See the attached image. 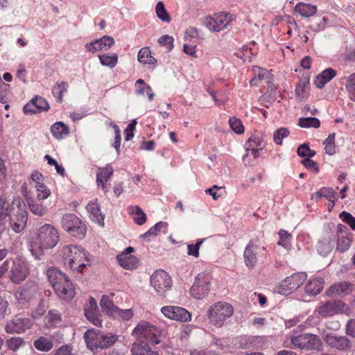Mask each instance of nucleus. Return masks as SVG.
Segmentation results:
<instances>
[{"label": "nucleus", "mask_w": 355, "mask_h": 355, "mask_svg": "<svg viewBox=\"0 0 355 355\" xmlns=\"http://www.w3.org/2000/svg\"><path fill=\"white\" fill-rule=\"evenodd\" d=\"M335 136V133L330 134L323 142L326 153L330 155H334L336 153V148L334 145Z\"/></svg>", "instance_id": "nucleus-47"}, {"label": "nucleus", "mask_w": 355, "mask_h": 355, "mask_svg": "<svg viewBox=\"0 0 355 355\" xmlns=\"http://www.w3.org/2000/svg\"><path fill=\"white\" fill-rule=\"evenodd\" d=\"M51 131L56 139H61L69 134L67 126L62 122H56L51 127Z\"/></svg>", "instance_id": "nucleus-33"}, {"label": "nucleus", "mask_w": 355, "mask_h": 355, "mask_svg": "<svg viewBox=\"0 0 355 355\" xmlns=\"http://www.w3.org/2000/svg\"><path fill=\"white\" fill-rule=\"evenodd\" d=\"M98 58L102 65L109 67L110 68L114 67L118 61V56L116 54H113L112 55L103 54L98 55Z\"/></svg>", "instance_id": "nucleus-43"}, {"label": "nucleus", "mask_w": 355, "mask_h": 355, "mask_svg": "<svg viewBox=\"0 0 355 355\" xmlns=\"http://www.w3.org/2000/svg\"><path fill=\"white\" fill-rule=\"evenodd\" d=\"M138 61L144 64H155L157 60L151 55V51L148 47H144L140 49L138 53Z\"/></svg>", "instance_id": "nucleus-35"}, {"label": "nucleus", "mask_w": 355, "mask_h": 355, "mask_svg": "<svg viewBox=\"0 0 355 355\" xmlns=\"http://www.w3.org/2000/svg\"><path fill=\"white\" fill-rule=\"evenodd\" d=\"M31 107H35L38 112L47 111L50 106L47 101L42 97L36 96L24 107V112H31Z\"/></svg>", "instance_id": "nucleus-23"}, {"label": "nucleus", "mask_w": 355, "mask_h": 355, "mask_svg": "<svg viewBox=\"0 0 355 355\" xmlns=\"http://www.w3.org/2000/svg\"><path fill=\"white\" fill-rule=\"evenodd\" d=\"M307 275L305 272H297L284 279L279 286L280 294L287 295L298 288L305 282Z\"/></svg>", "instance_id": "nucleus-13"}, {"label": "nucleus", "mask_w": 355, "mask_h": 355, "mask_svg": "<svg viewBox=\"0 0 355 355\" xmlns=\"http://www.w3.org/2000/svg\"><path fill=\"white\" fill-rule=\"evenodd\" d=\"M32 324L30 319L15 316L6 323L5 330L8 334H21L30 329Z\"/></svg>", "instance_id": "nucleus-16"}, {"label": "nucleus", "mask_w": 355, "mask_h": 355, "mask_svg": "<svg viewBox=\"0 0 355 355\" xmlns=\"http://www.w3.org/2000/svg\"><path fill=\"white\" fill-rule=\"evenodd\" d=\"M291 344L293 349L306 350L319 349L322 345L320 338L313 334H299L293 330L289 336Z\"/></svg>", "instance_id": "nucleus-6"}, {"label": "nucleus", "mask_w": 355, "mask_h": 355, "mask_svg": "<svg viewBox=\"0 0 355 355\" xmlns=\"http://www.w3.org/2000/svg\"><path fill=\"white\" fill-rule=\"evenodd\" d=\"M61 255L64 264L73 271L82 272L83 268L89 264L87 252L77 245H70L63 247Z\"/></svg>", "instance_id": "nucleus-2"}, {"label": "nucleus", "mask_w": 355, "mask_h": 355, "mask_svg": "<svg viewBox=\"0 0 355 355\" xmlns=\"http://www.w3.org/2000/svg\"><path fill=\"white\" fill-rule=\"evenodd\" d=\"M60 239L58 230L51 224L41 226L37 233L34 243L31 245L30 251L37 259H40L44 250L53 248Z\"/></svg>", "instance_id": "nucleus-1"}, {"label": "nucleus", "mask_w": 355, "mask_h": 355, "mask_svg": "<svg viewBox=\"0 0 355 355\" xmlns=\"http://www.w3.org/2000/svg\"><path fill=\"white\" fill-rule=\"evenodd\" d=\"M339 218L348 224L352 230H355V218L352 214L344 211L339 214Z\"/></svg>", "instance_id": "nucleus-58"}, {"label": "nucleus", "mask_w": 355, "mask_h": 355, "mask_svg": "<svg viewBox=\"0 0 355 355\" xmlns=\"http://www.w3.org/2000/svg\"><path fill=\"white\" fill-rule=\"evenodd\" d=\"M253 71L256 76H258L259 80H265L266 83H271V80L273 76L267 69L259 67H254L253 68Z\"/></svg>", "instance_id": "nucleus-44"}, {"label": "nucleus", "mask_w": 355, "mask_h": 355, "mask_svg": "<svg viewBox=\"0 0 355 355\" xmlns=\"http://www.w3.org/2000/svg\"><path fill=\"white\" fill-rule=\"evenodd\" d=\"M155 12L157 17L164 22L168 23L171 21V17L165 9L163 2L159 1L155 6Z\"/></svg>", "instance_id": "nucleus-41"}, {"label": "nucleus", "mask_w": 355, "mask_h": 355, "mask_svg": "<svg viewBox=\"0 0 355 355\" xmlns=\"http://www.w3.org/2000/svg\"><path fill=\"white\" fill-rule=\"evenodd\" d=\"M150 283L160 297H166V293L171 289L172 279L170 275L163 270L155 271L150 276Z\"/></svg>", "instance_id": "nucleus-10"}, {"label": "nucleus", "mask_w": 355, "mask_h": 355, "mask_svg": "<svg viewBox=\"0 0 355 355\" xmlns=\"http://www.w3.org/2000/svg\"><path fill=\"white\" fill-rule=\"evenodd\" d=\"M33 188L37 193L36 199L39 201L46 199L51 194L50 190L44 184H36Z\"/></svg>", "instance_id": "nucleus-45"}, {"label": "nucleus", "mask_w": 355, "mask_h": 355, "mask_svg": "<svg viewBox=\"0 0 355 355\" xmlns=\"http://www.w3.org/2000/svg\"><path fill=\"white\" fill-rule=\"evenodd\" d=\"M101 306L103 311L107 315L113 317L114 312L117 311V306H116L108 296L103 295L100 302Z\"/></svg>", "instance_id": "nucleus-37"}, {"label": "nucleus", "mask_w": 355, "mask_h": 355, "mask_svg": "<svg viewBox=\"0 0 355 355\" xmlns=\"http://www.w3.org/2000/svg\"><path fill=\"white\" fill-rule=\"evenodd\" d=\"M345 89L350 100L355 102V73L350 74L346 78Z\"/></svg>", "instance_id": "nucleus-40"}, {"label": "nucleus", "mask_w": 355, "mask_h": 355, "mask_svg": "<svg viewBox=\"0 0 355 355\" xmlns=\"http://www.w3.org/2000/svg\"><path fill=\"white\" fill-rule=\"evenodd\" d=\"M10 223L12 228L16 232H19L26 226L28 213L25 205L21 199H15L10 206L9 209Z\"/></svg>", "instance_id": "nucleus-7"}, {"label": "nucleus", "mask_w": 355, "mask_h": 355, "mask_svg": "<svg viewBox=\"0 0 355 355\" xmlns=\"http://www.w3.org/2000/svg\"><path fill=\"white\" fill-rule=\"evenodd\" d=\"M266 145V142L258 136H251L245 144V150L249 151L250 148L263 150Z\"/></svg>", "instance_id": "nucleus-36"}, {"label": "nucleus", "mask_w": 355, "mask_h": 355, "mask_svg": "<svg viewBox=\"0 0 355 355\" xmlns=\"http://www.w3.org/2000/svg\"><path fill=\"white\" fill-rule=\"evenodd\" d=\"M43 176L42 173L35 171L33 172L31 175L30 179L28 180L29 185L31 188L35 187L36 184H42L41 181L42 180Z\"/></svg>", "instance_id": "nucleus-61"}, {"label": "nucleus", "mask_w": 355, "mask_h": 355, "mask_svg": "<svg viewBox=\"0 0 355 355\" xmlns=\"http://www.w3.org/2000/svg\"><path fill=\"white\" fill-rule=\"evenodd\" d=\"M350 242L349 236H338L337 250L342 252L346 251L349 247Z\"/></svg>", "instance_id": "nucleus-51"}, {"label": "nucleus", "mask_w": 355, "mask_h": 355, "mask_svg": "<svg viewBox=\"0 0 355 355\" xmlns=\"http://www.w3.org/2000/svg\"><path fill=\"white\" fill-rule=\"evenodd\" d=\"M46 275L49 283L59 297L67 300H70L74 297V287L64 274L53 268L47 270Z\"/></svg>", "instance_id": "nucleus-3"}, {"label": "nucleus", "mask_w": 355, "mask_h": 355, "mask_svg": "<svg viewBox=\"0 0 355 355\" xmlns=\"http://www.w3.org/2000/svg\"><path fill=\"white\" fill-rule=\"evenodd\" d=\"M85 315L91 322L94 325H100L101 320L97 308V304L94 297L89 298L88 304H86L84 309Z\"/></svg>", "instance_id": "nucleus-21"}, {"label": "nucleus", "mask_w": 355, "mask_h": 355, "mask_svg": "<svg viewBox=\"0 0 355 355\" xmlns=\"http://www.w3.org/2000/svg\"><path fill=\"white\" fill-rule=\"evenodd\" d=\"M68 84L65 82H61L55 85L52 89L53 95L58 98L59 101H62L63 92L67 89Z\"/></svg>", "instance_id": "nucleus-48"}, {"label": "nucleus", "mask_w": 355, "mask_h": 355, "mask_svg": "<svg viewBox=\"0 0 355 355\" xmlns=\"http://www.w3.org/2000/svg\"><path fill=\"white\" fill-rule=\"evenodd\" d=\"M134 250V248L128 247L116 257L119 264L124 269L131 270L138 267L139 259L135 256L130 254Z\"/></svg>", "instance_id": "nucleus-18"}, {"label": "nucleus", "mask_w": 355, "mask_h": 355, "mask_svg": "<svg viewBox=\"0 0 355 355\" xmlns=\"http://www.w3.org/2000/svg\"><path fill=\"white\" fill-rule=\"evenodd\" d=\"M345 333L347 335L355 338V318L348 320L345 325Z\"/></svg>", "instance_id": "nucleus-63"}, {"label": "nucleus", "mask_w": 355, "mask_h": 355, "mask_svg": "<svg viewBox=\"0 0 355 355\" xmlns=\"http://www.w3.org/2000/svg\"><path fill=\"white\" fill-rule=\"evenodd\" d=\"M298 125L302 128H318L320 125V122L315 117L300 118Z\"/></svg>", "instance_id": "nucleus-42"}, {"label": "nucleus", "mask_w": 355, "mask_h": 355, "mask_svg": "<svg viewBox=\"0 0 355 355\" xmlns=\"http://www.w3.org/2000/svg\"><path fill=\"white\" fill-rule=\"evenodd\" d=\"M349 283L342 282L332 285L327 291V295L329 297L346 295L349 288Z\"/></svg>", "instance_id": "nucleus-29"}, {"label": "nucleus", "mask_w": 355, "mask_h": 355, "mask_svg": "<svg viewBox=\"0 0 355 355\" xmlns=\"http://www.w3.org/2000/svg\"><path fill=\"white\" fill-rule=\"evenodd\" d=\"M9 204L4 198H0V220L4 219L9 215Z\"/></svg>", "instance_id": "nucleus-62"}, {"label": "nucleus", "mask_w": 355, "mask_h": 355, "mask_svg": "<svg viewBox=\"0 0 355 355\" xmlns=\"http://www.w3.org/2000/svg\"><path fill=\"white\" fill-rule=\"evenodd\" d=\"M133 315L131 309H120L117 308V311L114 312L113 317H121L123 320H129Z\"/></svg>", "instance_id": "nucleus-59"}, {"label": "nucleus", "mask_w": 355, "mask_h": 355, "mask_svg": "<svg viewBox=\"0 0 355 355\" xmlns=\"http://www.w3.org/2000/svg\"><path fill=\"white\" fill-rule=\"evenodd\" d=\"M333 245L330 242L320 241L318 244L317 249L320 254L326 256L332 250Z\"/></svg>", "instance_id": "nucleus-57"}, {"label": "nucleus", "mask_w": 355, "mask_h": 355, "mask_svg": "<svg viewBox=\"0 0 355 355\" xmlns=\"http://www.w3.org/2000/svg\"><path fill=\"white\" fill-rule=\"evenodd\" d=\"M203 240L198 241L196 244H189L187 245V253L189 255L193 256L195 257H198L199 256V249L202 243Z\"/></svg>", "instance_id": "nucleus-60"}, {"label": "nucleus", "mask_w": 355, "mask_h": 355, "mask_svg": "<svg viewBox=\"0 0 355 355\" xmlns=\"http://www.w3.org/2000/svg\"><path fill=\"white\" fill-rule=\"evenodd\" d=\"M150 343L135 340L131 347L132 355H158L157 352L150 347Z\"/></svg>", "instance_id": "nucleus-22"}, {"label": "nucleus", "mask_w": 355, "mask_h": 355, "mask_svg": "<svg viewBox=\"0 0 355 355\" xmlns=\"http://www.w3.org/2000/svg\"><path fill=\"white\" fill-rule=\"evenodd\" d=\"M112 127L114 130L115 133V138H114V142L113 143L112 146L116 149L117 154H119L120 152V146H121V135H120V129L119 126L114 123H111Z\"/></svg>", "instance_id": "nucleus-55"}, {"label": "nucleus", "mask_w": 355, "mask_h": 355, "mask_svg": "<svg viewBox=\"0 0 355 355\" xmlns=\"http://www.w3.org/2000/svg\"><path fill=\"white\" fill-rule=\"evenodd\" d=\"M234 16L230 13L220 12L204 19L203 24L211 31L219 32L230 24Z\"/></svg>", "instance_id": "nucleus-11"}, {"label": "nucleus", "mask_w": 355, "mask_h": 355, "mask_svg": "<svg viewBox=\"0 0 355 355\" xmlns=\"http://www.w3.org/2000/svg\"><path fill=\"white\" fill-rule=\"evenodd\" d=\"M87 209L99 225H103L104 216L101 214L100 206L96 203V201L90 202L87 206Z\"/></svg>", "instance_id": "nucleus-32"}, {"label": "nucleus", "mask_w": 355, "mask_h": 355, "mask_svg": "<svg viewBox=\"0 0 355 355\" xmlns=\"http://www.w3.org/2000/svg\"><path fill=\"white\" fill-rule=\"evenodd\" d=\"M309 82L300 83L296 86L295 88V96L300 101H303L308 97L309 92L306 89V86Z\"/></svg>", "instance_id": "nucleus-46"}, {"label": "nucleus", "mask_w": 355, "mask_h": 355, "mask_svg": "<svg viewBox=\"0 0 355 355\" xmlns=\"http://www.w3.org/2000/svg\"><path fill=\"white\" fill-rule=\"evenodd\" d=\"M258 247L250 243L244 252L245 262L248 267H253L257 263V252Z\"/></svg>", "instance_id": "nucleus-28"}, {"label": "nucleus", "mask_w": 355, "mask_h": 355, "mask_svg": "<svg viewBox=\"0 0 355 355\" xmlns=\"http://www.w3.org/2000/svg\"><path fill=\"white\" fill-rule=\"evenodd\" d=\"M297 152L298 155L302 157H312L315 155V152L310 149L306 144L300 145Z\"/></svg>", "instance_id": "nucleus-53"}, {"label": "nucleus", "mask_w": 355, "mask_h": 355, "mask_svg": "<svg viewBox=\"0 0 355 355\" xmlns=\"http://www.w3.org/2000/svg\"><path fill=\"white\" fill-rule=\"evenodd\" d=\"M87 347L92 351L105 349L113 345L118 336L113 334H103L98 330L88 329L84 334Z\"/></svg>", "instance_id": "nucleus-4"}, {"label": "nucleus", "mask_w": 355, "mask_h": 355, "mask_svg": "<svg viewBox=\"0 0 355 355\" xmlns=\"http://www.w3.org/2000/svg\"><path fill=\"white\" fill-rule=\"evenodd\" d=\"M129 213L134 216L135 222L141 225L146 221V215L139 206H131L128 208Z\"/></svg>", "instance_id": "nucleus-34"}, {"label": "nucleus", "mask_w": 355, "mask_h": 355, "mask_svg": "<svg viewBox=\"0 0 355 355\" xmlns=\"http://www.w3.org/2000/svg\"><path fill=\"white\" fill-rule=\"evenodd\" d=\"M33 345L38 351L47 352L53 349V343L49 338L40 336L33 342Z\"/></svg>", "instance_id": "nucleus-31"}, {"label": "nucleus", "mask_w": 355, "mask_h": 355, "mask_svg": "<svg viewBox=\"0 0 355 355\" xmlns=\"http://www.w3.org/2000/svg\"><path fill=\"white\" fill-rule=\"evenodd\" d=\"M302 163L303 165L308 169H314V171L318 173L319 168L317 166V164L313 160L311 159L310 157H306L302 161Z\"/></svg>", "instance_id": "nucleus-64"}, {"label": "nucleus", "mask_w": 355, "mask_h": 355, "mask_svg": "<svg viewBox=\"0 0 355 355\" xmlns=\"http://www.w3.org/2000/svg\"><path fill=\"white\" fill-rule=\"evenodd\" d=\"M209 290V277L205 273H199L191 288V295L197 300H202L207 295Z\"/></svg>", "instance_id": "nucleus-14"}, {"label": "nucleus", "mask_w": 355, "mask_h": 355, "mask_svg": "<svg viewBox=\"0 0 355 355\" xmlns=\"http://www.w3.org/2000/svg\"><path fill=\"white\" fill-rule=\"evenodd\" d=\"M6 343L9 349L15 352L24 344V341L19 337H13L8 339Z\"/></svg>", "instance_id": "nucleus-49"}, {"label": "nucleus", "mask_w": 355, "mask_h": 355, "mask_svg": "<svg viewBox=\"0 0 355 355\" xmlns=\"http://www.w3.org/2000/svg\"><path fill=\"white\" fill-rule=\"evenodd\" d=\"M114 43V40L112 37L105 35L98 40H95L89 43H87L85 44V49L87 51L94 53L98 51H107L110 49Z\"/></svg>", "instance_id": "nucleus-20"}, {"label": "nucleus", "mask_w": 355, "mask_h": 355, "mask_svg": "<svg viewBox=\"0 0 355 355\" xmlns=\"http://www.w3.org/2000/svg\"><path fill=\"white\" fill-rule=\"evenodd\" d=\"M336 75V71L332 68H328L318 74L314 83L318 88H322L326 83L332 80Z\"/></svg>", "instance_id": "nucleus-25"}, {"label": "nucleus", "mask_w": 355, "mask_h": 355, "mask_svg": "<svg viewBox=\"0 0 355 355\" xmlns=\"http://www.w3.org/2000/svg\"><path fill=\"white\" fill-rule=\"evenodd\" d=\"M234 313L233 306L225 302H218L210 306L207 311V316L211 324L221 327L224 322L230 318Z\"/></svg>", "instance_id": "nucleus-5"}, {"label": "nucleus", "mask_w": 355, "mask_h": 355, "mask_svg": "<svg viewBox=\"0 0 355 355\" xmlns=\"http://www.w3.org/2000/svg\"><path fill=\"white\" fill-rule=\"evenodd\" d=\"M29 275V268L28 263L21 257L15 259L10 266L9 277L10 280L15 284H19Z\"/></svg>", "instance_id": "nucleus-12"}, {"label": "nucleus", "mask_w": 355, "mask_h": 355, "mask_svg": "<svg viewBox=\"0 0 355 355\" xmlns=\"http://www.w3.org/2000/svg\"><path fill=\"white\" fill-rule=\"evenodd\" d=\"M347 310L346 305L341 301H328L321 304L316 309L320 317L327 318L339 314Z\"/></svg>", "instance_id": "nucleus-15"}, {"label": "nucleus", "mask_w": 355, "mask_h": 355, "mask_svg": "<svg viewBox=\"0 0 355 355\" xmlns=\"http://www.w3.org/2000/svg\"><path fill=\"white\" fill-rule=\"evenodd\" d=\"M288 135V130L286 128H281L274 132L273 140L275 142V144L281 145L282 144V139L284 137H287Z\"/></svg>", "instance_id": "nucleus-50"}, {"label": "nucleus", "mask_w": 355, "mask_h": 355, "mask_svg": "<svg viewBox=\"0 0 355 355\" xmlns=\"http://www.w3.org/2000/svg\"><path fill=\"white\" fill-rule=\"evenodd\" d=\"M159 335V331L157 328L146 321L139 322L132 332L135 340L150 343L151 345L159 343L157 338Z\"/></svg>", "instance_id": "nucleus-8"}, {"label": "nucleus", "mask_w": 355, "mask_h": 355, "mask_svg": "<svg viewBox=\"0 0 355 355\" xmlns=\"http://www.w3.org/2000/svg\"><path fill=\"white\" fill-rule=\"evenodd\" d=\"M161 311L166 317L180 322H187L191 316L189 311L180 306H166L162 307Z\"/></svg>", "instance_id": "nucleus-17"}, {"label": "nucleus", "mask_w": 355, "mask_h": 355, "mask_svg": "<svg viewBox=\"0 0 355 355\" xmlns=\"http://www.w3.org/2000/svg\"><path fill=\"white\" fill-rule=\"evenodd\" d=\"M168 223L166 222L160 221L157 223L154 226L150 228L146 233L142 234V238H149L150 236H155L159 232H164L166 230Z\"/></svg>", "instance_id": "nucleus-39"}, {"label": "nucleus", "mask_w": 355, "mask_h": 355, "mask_svg": "<svg viewBox=\"0 0 355 355\" xmlns=\"http://www.w3.org/2000/svg\"><path fill=\"white\" fill-rule=\"evenodd\" d=\"M98 172L96 175V182L98 186L105 190V182L112 176L113 168L110 165L106 166L105 168H98Z\"/></svg>", "instance_id": "nucleus-27"}, {"label": "nucleus", "mask_w": 355, "mask_h": 355, "mask_svg": "<svg viewBox=\"0 0 355 355\" xmlns=\"http://www.w3.org/2000/svg\"><path fill=\"white\" fill-rule=\"evenodd\" d=\"M322 197L327 198L330 202H335L337 199L336 193L331 188L324 187L319 191H316L312 196V199H316Z\"/></svg>", "instance_id": "nucleus-38"}, {"label": "nucleus", "mask_w": 355, "mask_h": 355, "mask_svg": "<svg viewBox=\"0 0 355 355\" xmlns=\"http://www.w3.org/2000/svg\"><path fill=\"white\" fill-rule=\"evenodd\" d=\"M9 93V85L5 83L0 77V102H7V97Z\"/></svg>", "instance_id": "nucleus-56"}, {"label": "nucleus", "mask_w": 355, "mask_h": 355, "mask_svg": "<svg viewBox=\"0 0 355 355\" xmlns=\"http://www.w3.org/2000/svg\"><path fill=\"white\" fill-rule=\"evenodd\" d=\"M323 340L331 347L338 350L347 351L351 347L350 340L346 336L327 334L323 336Z\"/></svg>", "instance_id": "nucleus-19"}, {"label": "nucleus", "mask_w": 355, "mask_h": 355, "mask_svg": "<svg viewBox=\"0 0 355 355\" xmlns=\"http://www.w3.org/2000/svg\"><path fill=\"white\" fill-rule=\"evenodd\" d=\"M295 11L303 17H310L317 12V7L310 3L300 2L294 8Z\"/></svg>", "instance_id": "nucleus-26"}, {"label": "nucleus", "mask_w": 355, "mask_h": 355, "mask_svg": "<svg viewBox=\"0 0 355 355\" xmlns=\"http://www.w3.org/2000/svg\"><path fill=\"white\" fill-rule=\"evenodd\" d=\"M229 123L232 130L236 133L241 134L244 132V127L240 119L232 117L229 119Z\"/></svg>", "instance_id": "nucleus-52"}, {"label": "nucleus", "mask_w": 355, "mask_h": 355, "mask_svg": "<svg viewBox=\"0 0 355 355\" xmlns=\"http://www.w3.org/2000/svg\"><path fill=\"white\" fill-rule=\"evenodd\" d=\"M38 201L34 198H29L27 203L31 213L37 216H43L46 214L47 208Z\"/></svg>", "instance_id": "nucleus-30"}, {"label": "nucleus", "mask_w": 355, "mask_h": 355, "mask_svg": "<svg viewBox=\"0 0 355 355\" xmlns=\"http://www.w3.org/2000/svg\"><path fill=\"white\" fill-rule=\"evenodd\" d=\"M324 286V280L321 277H317L310 279L306 285L304 289L305 292L312 296L319 294Z\"/></svg>", "instance_id": "nucleus-24"}, {"label": "nucleus", "mask_w": 355, "mask_h": 355, "mask_svg": "<svg viewBox=\"0 0 355 355\" xmlns=\"http://www.w3.org/2000/svg\"><path fill=\"white\" fill-rule=\"evenodd\" d=\"M62 228L71 236L82 239L85 237L87 227L82 220L72 214H64L61 220Z\"/></svg>", "instance_id": "nucleus-9"}, {"label": "nucleus", "mask_w": 355, "mask_h": 355, "mask_svg": "<svg viewBox=\"0 0 355 355\" xmlns=\"http://www.w3.org/2000/svg\"><path fill=\"white\" fill-rule=\"evenodd\" d=\"M173 37L168 35H165L159 38L158 42L161 46H164L168 51H171L173 48Z\"/></svg>", "instance_id": "nucleus-54"}]
</instances>
